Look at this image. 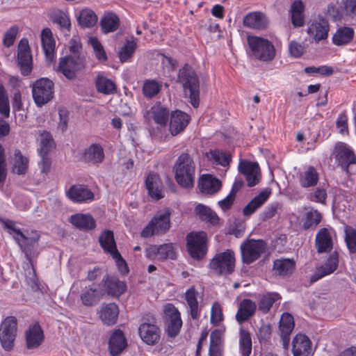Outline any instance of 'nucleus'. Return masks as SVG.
<instances>
[{"label":"nucleus","instance_id":"f257e3e1","mask_svg":"<svg viewBox=\"0 0 356 356\" xmlns=\"http://www.w3.org/2000/svg\"><path fill=\"white\" fill-rule=\"evenodd\" d=\"M178 79L186 92H189L191 104L197 108L200 103V84L195 72L188 65L179 70Z\"/></svg>","mask_w":356,"mask_h":356},{"label":"nucleus","instance_id":"f03ea898","mask_svg":"<svg viewBox=\"0 0 356 356\" xmlns=\"http://www.w3.org/2000/svg\"><path fill=\"white\" fill-rule=\"evenodd\" d=\"M211 271L218 276L232 274L235 268V255L232 250L216 254L209 263Z\"/></svg>","mask_w":356,"mask_h":356},{"label":"nucleus","instance_id":"7ed1b4c3","mask_svg":"<svg viewBox=\"0 0 356 356\" xmlns=\"http://www.w3.org/2000/svg\"><path fill=\"white\" fill-rule=\"evenodd\" d=\"M248 43L253 55L259 60L271 61L275 56V49L271 42L267 39L250 35L248 37Z\"/></svg>","mask_w":356,"mask_h":356},{"label":"nucleus","instance_id":"20e7f679","mask_svg":"<svg viewBox=\"0 0 356 356\" xmlns=\"http://www.w3.org/2000/svg\"><path fill=\"white\" fill-rule=\"evenodd\" d=\"M267 249V243L261 239H248L241 245L243 264H250L257 260Z\"/></svg>","mask_w":356,"mask_h":356},{"label":"nucleus","instance_id":"39448f33","mask_svg":"<svg viewBox=\"0 0 356 356\" xmlns=\"http://www.w3.org/2000/svg\"><path fill=\"white\" fill-rule=\"evenodd\" d=\"M207 236L204 232H190L186 236V247L191 257L200 260L207 254Z\"/></svg>","mask_w":356,"mask_h":356},{"label":"nucleus","instance_id":"423d86ee","mask_svg":"<svg viewBox=\"0 0 356 356\" xmlns=\"http://www.w3.org/2000/svg\"><path fill=\"white\" fill-rule=\"evenodd\" d=\"M17 332V318L13 316H7L0 325V343L6 351L13 349Z\"/></svg>","mask_w":356,"mask_h":356},{"label":"nucleus","instance_id":"0eeeda50","mask_svg":"<svg viewBox=\"0 0 356 356\" xmlns=\"http://www.w3.org/2000/svg\"><path fill=\"white\" fill-rule=\"evenodd\" d=\"M54 84L47 78L37 80L32 87L34 102L38 106H42L49 102L54 97Z\"/></svg>","mask_w":356,"mask_h":356},{"label":"nucleus","instance_id":"6e6552de","mask_svg":"<svg viewBox=\"0 0 356 356\" xmlns=\"http://www.w3.org/2000/svg\"><path fill=\"white\" fill-rule=\"evenodd\" d=\"M336 158L348 176L356 175V156L349 146L339 143L335 146Z\"/></svg>","mask_w":356,"mask_h":356},{"label":"nucleus","instance_id":"1a4fd4ad","mask_svg":"<svg viewBox=\"0 0 356 356\" xmlns=\"http://www.w3.org/2000/svg\"><path fill=\"white\" fill-rule=\"evenodd\" d=\"M164 314L168 334L170 337H175L182 326L180 313L174 305L168 303L164 307Z\"/></svg>","mask_w":356,"mask_h":356},{"label":"nucleus","instance_id":"9d476101","mask_svg":"<svg viewBox=\"0 0 356 356\" xmlns=\"http://www.w3.org/2000/svg\"><path fill=\"white\" fill-rule=\"evenodd\" d=\"M84 60L81 56L70 55L60 58L58 70L68 79L75 77L76 72L84 67Z\"/></svg>","mask_w":356,"mask_h":356},{"label":"nucleus","instance_id":"9b49d317","mask_svg":"<svg viewBox=\"0 0 356 356\" xmlns=\"http://www.w3.org/2000/svg\"><path fill=\"white\" fill-rule=\"evenodd\" d=\"M175 178H194L195 165L193 160L188 154H181L177 160L174 167Z\"/></svg>","mask_w":356,"mask_h":356},{"label":"nucleus","instance_id":"f8f14e48","mask_svg":"<svg viewBox=\"0 0 356 356\" xmlns=\"http://www.w3.org/2000/svg\"><path fill=\"white\" fill-rule=\"evenodd\" d=\"M17 59L22 74L24 76L30 74L32 70V56L26 39L21 40L19 43Z\"/></svg>","mask_w":356,"mask_h":356},{"label":"nucleus","instance_id":"ddd939ff","mask_svg":"<svg viewBox=\"0 0 356 356\" xmlns=\"http://www.w3.org/2000/svg\"><path fill=\"white\" fill-rule=\"evenodd\" d=\"M307 32L316 42L325 40L329 32L328 22L323 18L312 19L308 22Z\"/></svg>","mask_w":356,"mask_h":356},{"label":"nucleus","instance_id":"4468645a","mask_svg":"<svg viewBox=\"0 0 356 356\" xmlns=\"http://www.w3.org/2000/svg\"><path fill=\"white\" fill-rule=\"evenodd\" d=\"M39 235L33 237H28L26 238H19L14 236V239L17 242L22 251L24 253L26 259L33 266V260L38 255V243L39 241Z\"/></svg>","mask_w":356,"mask_h":356},{"label":"nucleus","instance_id":"2eb2a0df","mask_svg":"<svg viewBox=\"0 0 356 356\" xmlns=\"http://www.w3.org/2000/svg\"><path fill=\"white\" fill-rule=\"evenodd\" d=\"M80 159L89 165H96L104 159V152L101 145L93 143L82 150Z\"/></svg>","mask_w":356,"mask_h":356},{"label":"nucleus","instance_id":"dca6fc26","mask_svg":"<svg viewBox=\"0 0 356 356\" xmlns=\"http://www.w3.org/2000/svg\"><path fill=\"white\" fill-rule=\"evenodd\" d=\"M146 256L149 258L157 257L159 260L175 259L176 254L172 243H165L159 246L152 245L146 249Z\"/></svg>","mask_w":356,"mask_h":356},{"label":"nucleus","instance_id":"f3484780","mask_svg":"<svg viewBox=\"0 0 356 356\" xmlns=\"http://www.w3.org/2000/svg\"><path fill=\"white\" fill-rule=\"evenodd\" d=\"M102 284L106 293L112 296H120L127 290V284L124 282L108 274L104 277Z\"/></svg>","mask_w":356,"mask_h":356},{"label":"nucleus","instance_id":"a211bd4d","mask_svg":"<svg viewBox=\"0 0 356 356\" xmlns=\"http://www.w3.org/2000/svg\"><path fill=\"white\" fill-rule=\"evenodd\" d=\"M138 332L141 339L147 345H154L160 339L161 330L155 324L141 323Z\"/></svg>","mask_w":356,"mask_h":356},{"label":"nucleus","instance_id":"6ab92c4d","mask_svg":"<svg viewBox=\"0 0 356 356\" xmlns=\"http://www.w3.org/2000/svg\"><path fill=\"white\" fill-rule=\"evenodd\" d=\"M190 121L189 115L179 110L171 113L170 120V131L172 136H176L183 131Z\"/></svg>","mask_w":356,"mask_h":356},{"label":"nucleus","instance_id":"aec40b11","mask_svg":"<svg viewBox=\"0 0 356 356\" xmlns=\"http://www.w3.org/2000/svg\"><path fill=\"white\" fill-rule=\"evenodd\" d=\"M339 264V256L337 252L332 253L324 265L316 268L311 277V282H314L319 279L332 273L337 270Z\"/></svg>","mask_w":356,"mask_h":356},{"label":"nucleus","instance_id":"412c9836","mask_svg":"<svg viewBox=\"0 0 356 356\" xmlns=\"http://www.w3.org/2000/svg\"><path fill=\"white\" fill-rule=\"evenodd\" d=\"M25 337L26 347L29 349L37 348L42 343L44 334L38 322L29 327L25 332Z\"/></svg>","mask_w":356,"mask_h":356},{"label":"nucleus","instance_id":"4be33fe9","mask_svg":"<svg viewBox=\"0 0 356 356\" xmlns=\"http://www.w3.org/2000/svg\"><path fill=\"white\" fill-rule=\"evenodd\" d=\"M104 295V291L91 286H85L80 293L81 303L86 307H92L99 303Z\"/></svg>","mask_w":356,"mask_h":356},{"label":"nucleus","instance_id":"5701e85b","mask_svg":"<svg viewBox=\"0 0 356 356\" xmlns=\"http://www.w3.org/2000/svg\"><path fill=\"white\" fill-rule=\"evenodd\" d=\"M311 341L305 334H297L292 341L293 356H311Z\"/></svg>","mask_w":356,"mask_h":356},{"label":"nucleus","instance_id":"b1692460","mask_svg":"<svg viewBox=\"0 0 356 356\" xmlns=\"http://www.w3.org/2000/svg\"><path fill=\"white\" fill-rule=\"evenodd\" d=\"M257 310L256 303L250 299H243L239 303L238 311L236 314V320L239 324L248 321Z\"/></svg>","mask_w":356,"mask_h":356},{"label":"nucleus","instance_id":"393cba45","mask_svg":"<svg viewBox=\"0 0 356 356\" xmlns=\"http://www.w3.org/2000/svg\"><path fill=\"white\" fill-rule=\"evenodd\" d=\"M127 342L123 332L118 329L111 334L108 341V350L112 356L119 355L127 347Z\"/></svg>","mask_w":356,"mask_h":356},{"label":"nucleus","instance_id":"a878e982","mask_svg":"<svg viewBox=\"0 0 356 356\" xmlns=\"http://www.w3.org/2000/svg\"><path fill=\"white\" fill-rule=\"evenodd\" d=\"M145 118L148 120H152L161 127H165L169 118V111L162 105L156 104L147 113Z\"/></svg>","mask_w":356,"mask_h":356},{"label":"nucleus","instance_id":"bb28decb","mask_svg":"<svg viewBox=\"0 0 356 356\" xmlns=\"http://www.w3.org/2000/svg\"><path fill=\"white\" fill-rule=\"evenodd\" d=\"M99 314L100 319L104 325H113L117 322L119 308L115 303L103 304Z\"/></svg>","mask_w":356,"mask_h":356},{"label":"nucleus","instance_id":"cd10ccee","mask_svg":"<svg viewBox=\"0 0 356 356\" xmlns=\"http://www.w3.org/2000/svg\"><path fill=\"white\" fill-rule=\"evenodd\" d=\"M67 196L74 202H83L94 199L93 193L83 186H72L67 191Z\"/></svg>","mask_w":356,"mask_h":356},{"label":"nucleus","instance_id":"c85d7f7f","mask_svg":"<svg viewBox=\"0 0 356 356\" xmlns=\"http://www.w3.org/2000/svg\"><path fill=\"white\" fill-rule=\"evenodd\" d=\"M12 171L18 175H25L29 169V159L19 149H15L11 157Z\"/></svg>","mask_w":356,"mask_h":356},{"label":"nucleus","instance_id":"c756f323","mask_svg":"<svg viewBox=\"0 0 356 356\" xmlns=\"http://www.w3.org/2000/svg\"><path fill=\"white\" fill-rule=\"evenodd\" d=\"M268 21L266 15L261 12H252L243 18V25L252 29H264L267 27Z\"/></svg>","mask_w":356,"mask_h":356},{"label":"nucleus","instance_id":"7c9ffc66","mask_svg":"<svg viewBox=\"0 0 356 356\" xmlns=\"http://www.w3.org/2000/svg\"><path fill=\"white\" fill-rule=\"evenodd\" d=\"M70 222L80 230H92L96 227V222L90 214L76 213L71 216Z\"/></svg>","mask_w":356,"mask_h":356},{"label":"nucleus","instance_id":"2f4dec72","mask_svg":"<svg viewBox=\"0 0 356 356\" xmlns=\"http://www.w3.org/2000/svg\"><path fill=\"white\" fill-rule=\"evenodd\" d=\"M315 245L319 254L331 252L333 243L327 229L322 228L319 230L316 236Z\"/></svg>","mask_w":356,"mask_h":356},{"label":"nucleus","instance_id":"473e14b6","mask_svg":"<svg viewBox=\"0 0 356 356\" xmlns=\"http://www.w3.org/2000/svg\"><path fill=\"white\" fill-rule=\"evenodd\" d=\"M99 242L105 252L110 254L111 256L113 254L120 256L113 231L104 230L102 232L99 237Z\"/></svg>","mask_w":356,"mask_h":356},{"label":"nucleus","instance_id":"72a5a7b5","mask_svg":"<svg viewBox=\"0 0 356 356\" xmlns=\"http://www.w3.org/2000/svg\"><path fill=\"white\" fill-rule=\"evenodd\" d=\"M41 42L47 59L51 61L54 58L56 42L49 29H44L42 31Z\"/></svg>","mask_w":356,"mask_h":356},{"label":"nucleus","instance_id":"f704fd0d","mask_svg":"<svg viewBox=\"0 0 356 356\" xmlns=\"http://www.w3.org/2000/svg\"><path fill=\"white\" fill-rule=\"evenodd\" d=\"M238 171L246 178H259L261 170L259 163L246 159H241L238 165Z\"/></svg>","mask_w":356,"mask_h":356},{"label":"nucleus","instance_id":"c9c22d12","mask_svg":"<svg viewBox=\"0 0 356 356\" xmlns=\"http://www.w3.org/2000/svg\"><path fill=\"white\" fill-rule=\"evenodd\" d=\"M270 191L266 189L255 196L243 209L245 216H250L261 207L268 199Z\"/></svg>","mask_w":356,"mask_h":356},{"label":"nucleus","instance_id":"e433bc0d","mask_svg":"<svg viewBox=\"0 0 356 356\" xmlns=\"http://www.w3.org/2000/svg\"><path fill=\"white\" fill-rule=\"evenodd\" d=\"M38 149L40 155H48L56 148V143L52 135L47 131H42L38 138Z\"/></svg>","mask_w":356,"mask_h":356},{"label":"nucleus","instance_id":"4c0bfd02","mask_svg":"<svg viewBox=\"0 0 356 356\" xmlns=\"http://www.w3.org/2000/svg\"><path fill=\"white\" fill-rule=\"evenodd\" d=\"M95 86L97 90L104 95L113 94L116 91V85L114 81L102 72L98 73L96 76Z\"/></svg>","mask_w":356,"mask_h":356},{"label":"nucleus","instance_id":"58836bf2","mask_svg":"<svg viewBox=\"0 0 356 356\" xmlns=\"http://www.w3.org/2000/svg\"><path fill=\"white\" fill-rule=\"evenodd\" d=\"M296 262L291 259H278L273 261V269L280 276H287L293 272Z\"/></svg>","mask_w":356,"mask_h":356},{"label":"nucleus","instance_id":"ea45409f","mask_svg":"<svg viewBox=\"0 0 356 356\" xmlns=\"http://www.w3.org/2000/svg\"><path fill=\"white\" fill-rule=\"evenodd\" d=\"M170 211L169 209H165L163 211L160 212L154 216L152 219L156 220L154 222V226L158 234H163L166 232L170 227Z\"/></svg>","mask_w":356,"mask_h":356},{"label":"nucleus","instance_id":"a19ab883","mask_svg":"<svg viewBox=\"0 0 356 356\" xmlns=\"http://www.w3.org/2000/svg\"><path fill=\"white\" fill-rule=\"evenodd\" d=\"M197 292L194 286L188 289L185 293V300L190 308V315L193 320H197L200 314L197 300Z\"/></svg>","mask_w":356,"mask_h":356},{"label":"nucleus","instance_id":"79ce46f5","mask_svg":"<svg viewBox=\"0 0 356 356\" xmlns=\"http://www.w3.org/2000/svg\"><path fill=\"white\" fill-rule=\"evenodd\" d=\"M305 6L300 0H296L291 6V22L294 26H302L304 24Z\"/></svg>","mask_w":356,"mask_h":356},{"label":"nucleus","instance_id":"37998d69","mask_svg":"<svg viewBox=\"0 0 356 356\" xmlns=\"http://www.w3.org/2000/svg\"><path fill=\"white\" fill-rule=\"evenodd\" d=\"M145 186L152 199L159 200L164 197L163 186L161 179H145Z\"/></svg>","mask_w":356,"mask_h":356},{"label":"nucleus","instance_id":"c03bdc74","mask_svg":"<svg viewBox=\"0 0 356 356\" xmlns=\"http://www.w3.org/2000/svg\"><path fill=\"white\" fill-rule=\"evenodd\" d=\"M195 213L198 216L200 220L213 225L218 223L219 219L217 214L211 208L202 204H198L195 207Z\"/></svg>","mask_w":356,"mask_h":356},{"label":"nucleus","instance_id":"a18cd8bd","mask_svg":"<svg viewBox=\"0 0 356 356\" xmlns=\"http://www.w3.org/2000/svg\"><path fill=\"white\" fill-rule=\"evenodd\" d=\"M354 31L350 27L339 28L332 37L334 44L340 46L349 43L353 38Z\"/></svg>","mask_w":356,"mask_h":356},{"label":"nucleus","instance_id":"49530a36","mask_svg":"<svg viewBox=\"0 0 356 356\" xmlns=\"http://www.w3.org/2000/svg\"><path fill=\"white\" fill-rule=\"evenodd\" d=\"M281 296L278 293L269 292L264 295L258 302L259 309L264 314L268 313L273 304L281 299Z\"/></svg>","mask_w":356,"mask_h":356},{"label":"nucleus","instance_id":"de8ad7c7","mask_svg":"<svg viewBox=\"0 0 356 356\" xmlns=\"http://www.w3.org/2000/svg\"><path fill=\"white\" fill-rule=\"evenodd\" d=\"M77 20L81 26L89 28L97 24V17L93 10L85 8L79 12Z\"/></svg>","mask_w":356,"mask_h":356},{"label":"nucleus","instance_id":"09e8293b","mask_svg":"<svg viewBox=\"0 0 356 356\" xmlns=\"http://www.w3.org/2000/svg\"><path fill=\"white\" fill-rule=\"evenodd\" d=\"M118 17L112 13L106 14L101 20L102 30L104 33L115 31L119 26Z\"/></svg>","mask_w":356,"mask_h":356},{"label":"nucleus","instance_id":"8fccbe9b","mask_svg":"<svg viewBox=\"0 0 356 356\" xmlns=\"http://www.w3.org/2000/svg\"><path fill=\"white\" fill-rule=\"evenodd\" d=\"M49 16L53 22L57 24L61 29L69 30L71 22L69 16L59 9L50 10Z\"/></svg>","mask_w":356,"mask_h":356},{"label":"nucleus","instance_id":"3c124183","mask_svg":"<svg viewBox=\"0 0 356 356\" xmlns=\"http://www.w3.org/2000/svg\"><path fill=\"white\" fill-rule=\"evenodd\" d=\"M222 186L220 179H199L198 188L202 193L214 194Z\"/></svg>","mask_w":356,"mask_h":356},{"label":"nucleus","instance_id":"603ef678","mask_svg":"<svg viewBox=\"0 0 356 356\" xmlns=\"http://www.w3.org/2000/svg\"><path fill=\"white\" fill-rule=\"evenodd\" d=\"M239 350L242 356H250L252 352V339L248 331L241 329L239 332Z\"/></svg>","mask_w":356,"mask_h":356},{"label":"nucleus","instance_id":"864d4df0","mask_svg":"<svg viewBox=\"0 0 356 356\" xmlns=\"http://www.w3.org/2000/svg\"><path fill=\"white\" fill-rule=\"evenodd\" d=\"M207 159L216 164L226 166L231 161L230 154L228 152L214 149L210 150L206 154Z\"/></svg>","mask_w":356,"mask_h":356},{"label":"nucleus","instance_id":"5fc2aeb1","mask_svg":"<svg viewBox=\"0 0 356 356\" xmlns=\"http://www.w3.org/2000/svg\"><path fill=\"white\" fill-rule=\"evenodd\" d=\"M344 241L349 253L356 255V229L346 226L344 228Z\"/></svg>","mask_w":356,"mask_h":356},{"label":"nucleus","instance_id":"6e6d98bb","mask_svg":"<svg viewBox=\"0 0 356 356\" xmlns=\"http://www.w3.org/2000/svg\"><path fill=\"white\" fill-rule=\"evenodd\" d=\"M322 216L317 210L312 209L305 213L302 225L304 229H314L321 222Z\"/></svg>","mask_w":356,"mask_h":356},{"label":"nucleus","instance_id":"4d7b16f0","mask_svg":"<svg viewBox=\"0 0 356 356\" xmlns=\"http://www.w3.org/2000/svg\"><path fill=\"white\" fill-rule=\"evenodd\" d=\"M294 328V320L289 313H284L280 321V330L281 334H291Z\"/></svg>","mask_w":356,"mask_h":356},{"label":"nucleus","instance_id":"13d9d810","mask_svg":"<svg viewBox=\"0 0 356 356\" xmlns=\"http://www.w3.org/2000/svg\"><path fill=\"white\" fill-rule=\"evenodd\" d=\"M88 43L92 47L95 56L98 60L104 62L107 60V56L104 47L97 38L90 37L88 40Z\"/></svg>","mask_w":356,"mask_h":356},{"label":"nucleus","instance_id":"bf43d9fd","mask_svg":"<svg viewBox=\"0 0 356 356\" xmlns=\"http://www.w3.org/2000/svg\"><path fill=\"white\" fill-rule=\"evenodd\" d=\"M161 89V83L155 80H148L143 84V92L146 97L152 98L160 92Z\"/></svg>","mask_w":356,"mask_h":356},{"label":"nucleus","instance_id":"052dcab7","mask_svg":"<svg viewBox=\"0 0 356 356\" xmlns=\"http://www.w3.org/2000/svg\"><path fill=\"white\" fill-rule=\"evenodd\" d=\"M136 48V42L134 40H127L119 53V58L121 62H127L131 58Z\"/></svg>","mask_w":356,"mask_h":356},{"label":"nucleus","instance_id":"680f3d73","mask_svg":"<svg viewBox=\"0 0 356 356\" xmlns=\"http://www.w3.org/2000/svg\"><path fill=\"white\" fill-rule=\"evenodd\" d=\"M0 222L2 223L3 228L7 229L10 235H13V237L17 236L19 238H26V235L21 232L20 229L15 226L14 221L0 217Z\"/></svg>","mask_w":356,"mask_h":356},{"label":"nucleus","instance_id":"e2e57ef3","mask_svg":"<svg viewBox=\"0 0 356 356\" xmlns=\"http://www.w3.org/2000/svg\"><path fill=\"white\" fill-rule=\"evenodd\" d=\"M0 113L6 118L10 115L8 97L4 87L0 84Z\"/></svg>","mask_w":356,"mask_h":356},{"label":"nucleus","instance_id":"0e129e2a","mask_svg":"<svg viewBox=\"0 0 356 356\" xmlns=\"http://www.w3.org/2000/svg\"><path fill=\"white\" fill-rule=\"evenodd\" d=\"M282 204L278 202H274L268 206L261 214L264 221L270 219L275 216L278 210L281 209Z\"/></svg>","mask_w":356,"mask_h":356},{"label":"nucleus","instance_id":"69168bd1","mask_svg":"<svg viewBox=\"0 0 356 356\" xmlns=\"http://www.w3.org/2000/svg\"><path fill=\"white\" fill-rule=\"evenodd\" d=\"M289 50L292 56L298 58L305 51V46L302 42L299 43L296 41H291L289 45Z\"/></svg>","mask_w":356,"mask_h":356},{"label":"nucleus","instance_id":"338daca9","mask_svg":"<svg viewBox=\"0 0 356 356\" xmlns=\"http://www.w3.org/2000/svg\"><path fill=\"white\" fill-rule=\"evenodd\" d=\"M18 27L14 26L10 27L6 32L3 38V44L5 46L9 47L14 44L18 33Z\"/></svg>","mask_w":356,"mask_h":356},{"label":"nucleus","instance_id":"774afa93","mask_svg":"<svg viewBox=\"0 0 356 356\" xmlns=\"http://www.w3.org/2000/svg\"><path fill=\"white\" fill-rule=\"evenodd\" d=\"M222 321V312L220 305L216 302L213 305L211 313V323L218 325Z\"/></svg>","mask_w":356,"mask_h":356}]
</instances>
